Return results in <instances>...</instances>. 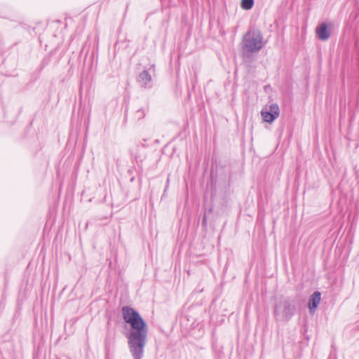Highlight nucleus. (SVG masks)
Instances as JSON below:
<instances>
[{"label":"nucleus","mask_w":359,"mask_h":359,"mask_svg":"<svg viewBox=\"0 0 359 359\" xmlns=\"http://www.w3.org/2000/svg\"><path fill=\"white\" fill-rule=\"evenodd\" d=\"M134 180H135V177H133L130 179V182H133V181H134Z\"/></svg>","instance_id":"obj_16"},{"label":"nucleus","mask_w":359,"mask_h":359,"mask_svg":"<svg viewBox=\"0 0 359 359\" xmlns=\"http://www.w3.org/2000/svg\"><path fill=\"white\" fill-rule=\"evenodd\" d=\"M263 47V35L257 29H250L243 36V55L258 53Z\"/></svg>","instance_id":"obj_2"},{"label":"nucleus","mask_w":359,"mask_h":359,"mask_svg":"<svg viewBox=\"0 0 359 359\" xmlns=\"http://www.w3.org/2000/svg\"><path fill=\"white\" fill-rule=\"evenodd\" d=\"M297 301L294 298L287 297L280 301L274 307V316L277 318L289 321L296 312Z\"/></svg>","instance_id":"obj_3"},{"label":"nucleus","mask_w":359,"mask_h":359,"mask_svg":"<svg viewBox=\"0 0 359 359\" xmlns=\"http://www.w3.org/2000/svg\"><path fill=\"white\" fill-rule=\"evenodd\" d=\"M254 4V0H242L241 3V6L244 10H250L253 7Z\"/></svg>","instance_id":"obj_9"},{"label":"nucleus","mask_w":359,"mask_h":359,"mask_svg":"<svg viewBox=\"0 0 359 359\" xmlns=\"http://www.w3.org/2000/svg\"><path fill=\"white\" fill-rule=\"evenodd\" d=\"M121 311L124 321L131 327L126 335L130 352L133 359H142L147 342V324L139 312L130 306H123Z\"/></svg>","instance_id":"obj_1"},{"label":"nucleus","mask_w":359,"mask_h":359,"mask_svg":"<svg viewBox=\"0 0 359 359\" xmlns=\"http://www.w3.org/2000/svg\"><path fill=\"white\" fill-rule=\"evenodd\" d=\"M321 299V294L318 291L314 292L309 297L308 307L310 313H313L316 311L318 306L320 304Z\"/></svg>","instance_id":"obj_7"},{"label":"nucleus","mask_w":359,"mask_h":359,"mask_svg":"<svg viewBox=\"0 0 359 359\" xmlns=\"http://www.w3.org/2000/svg\"><path fill=\"white\" fill-rule=\"evenodd\" d=\"M114 339L111 337L109 334H107L104 339V351L105 354L108 355L111 350L114 348Z\"/></svg>","instance_id":"obj_8"},{"label":"nucleus","mask_w":359,"mask_h":359,"mask_svg":"<svg viewBox=\"0 0 359 359\" xmlns=\"http://www.w3.org/2000/svg\"><path fill=\"white\" fill-rule=\"evenodd\" d=\"M142 145L145 147H146L145 142H142Z\"/></svg>","instance_id":"obj_15"},{"label":"nucleus","mask_w":359,"mask_h":359,"mask_svg":"<svg viewBox=\"0 0 359 359\" xmlns=\"http://www.w3.org/2000/svg\"><path fill=\"white\" fill-rule=\"evenodd\" d=\"M261 114L265 122L271 123L278 117L280 114L279 107L276 103L271 104L269 107L263 108Z\"/></svg>","instance_id":"obj_4"},{"label":"nucleus","mask_w":359,"mask_h":359,"mask_svg":"<svg viewBox=\"0 0 359 359\" xmlns=\"http://www.w3.org/2000/svg\"><path fill=\"white\" fill-rule=\"evenodd\" d=\"M332 27V23L330 25V28L325 22L318 24L316 28V34L318 39L323 41H327L330 37Z\"/></svg>","instance_id":"obj_6"},{"label":"nucleus","mask_w":359,"mask_h":359,"mask_svg":"<svg viewBox=\"0 0 359 359\" xmlns=\"http://www.w3.org/2000/svg\"><path fill=\"white\" fill-rule=\"evenodd\" d=\"M205 210H207V215H208L209 214H210L212 212V208H207V209H205Z\"/></svg>","instance_id":"obj_12"},{"label":"nucleus","mask_w":359,"mask_h":359,"mask_svg":"<svg viewBox=\"0 0 359 359\" xmlns=\"http://www.w3.org/2000/svg\"><path fill=\"white\" fill-rule=\"evenodd\" d=\"M208 222V215H207V210H205L204 215L202 217V225L203 226H206Z\"/></svg>","instance_id":"obj_11"},{"label":"nucleus","mask_w":359,"mask_h":359,"mask_svg":"<svg viewBox=\"0 0 359 359\" xmlns=\"http://www.w3.org/2000/svg\"><path fill=\"white\" fill-rule=\"evenodd\" d=\"M154 65H151L149 69H144L137 76V81L141 87L151 88L153 86L151 72H154Z\"/></svg>","instance_id":"obj_5"},{"label":"nucleus","mask_w":359,"mask_h":359,"mask_svg":"<svg viewBox=\"0 0 359 359\" xmlns=\"http://www.w3.org/2000/svg\"><path fill=\"white\" fill-rule=\"evenodd\" d=\"M142 145L145 147H146L145 142H142Z\"/></svg>","instance_id":"obj_14"},{"label":"nucleus","mask_w":359,"mask_h":359,"mask_svg":"<svg viewBox=\"0 0 359 359\" xmlns=\"http://www.w3.org/2000/svg\"><path fill=\"white\" fill-rule=\"evenodd\" d=\"M146 109L145 108H143V107H141L138 109H137V111H135V117L137 120H141L142 119L145 115H146Z\"/></svg>","instance_id":"obj_10"},{"label":"nucleus","mask_w":359,"mask_h":359,"mask_svg":"<svg viewBox=\"0 0 359 359\" xmlns=\"http://www.w3.org/2000/svg\"><path fill=\"white\" fill-rule=\"evenodd\" d=\"M135 161L137 163L139 161V157L137 156H134Z\"/></svg>","instance_id":"obj_13"}]
</instances>
